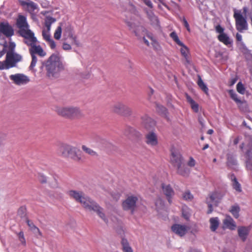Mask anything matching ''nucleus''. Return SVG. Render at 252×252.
Segmentation results:
<instances>
[{"instance_id":"51","label":"nucleus","mask_w":252,"mask_h":252,"mask_svg":"<svg viewBox=\"0 0 252 252\" xmlns=\"http://www.w3.org/2000/svg\"><path fill=\"white\" fill-rule=\"evenodd\" d=\"M188 166H189L191 167H193L195 166V161L192 157L189 158V160L188 162Z\"/></svg>"},{"instance_id":"6","label":"nucleus","mask_w":252,"mask_h":252,"mask_svg":"<svg viewBox=\"0 0 252 252\" xmlns=\"http://www.w3.org/2000/svg\"><path fill=\"white\" fill-rule=\"evenodd\" d=\"M112 112L124 116H129L132 114V110L130 107L122 102L114 103L111 107Z\"/></svg>"},{"instance_id":"53","label":"nucleus","mask_w":252,"mask_h":252,"mask_svg":"<svg viewBox=\"0 0 252 252\" xmlns=\"http://www.w3.org/2000/svg\"><path fill=\"white\" fill-rule=\"evenodd\" d=\"M8 69L5 60L3 62H0V70Z\"/></svg>"},{"instance_id":"39","label":"nucleus","mask_w":252,"mask_h":252,"mask_svg":"<svg viewBox=\"0 0 252 252\" xmlns=\"http://www.w3.org/2000/svg\"><path fill=\"white\" fill-rule=\"evenodd\" d=\"M229 94L231 97L237 103H241L242 101L237 97V94L233 91V90H229Z\"/></svg>"},{"instance_id":"57","label":"nucleus","mask_w":252,"mask_h":252,"mask_svg":"<svg viewBox=\"0 0 252 252\" xmlns=\"http://www.w3.org/2000/svg\"><path fill=\"white\" fill-rule=\"evenodd\" d=\"M216 30L217 32L220 33V34H221V33H224V29L220 25H218L217 26H216Z\"/></svg>"},{"instance_id":"5","label":"nucleus","mask_w":252,"mask_h":252,"mask_svg":"<svg viewBox=\"0 0 252 252\" xmlns=\"http://www.w3.org/2000/svg\"><path fill=\"white\" fill-rule=\"evenodd\" d=\"M59 152L64 158H70L75 161L82 159L79 151L75 147L66 144H62L59 148Z\"/></svg>"},{"instance_id":"21","label":"nucleus","mask_w":252,"mask_h":252,"mask_svg":"<svg viewBox=\"0 0 252 252\" xmlns=\"http://www.w3.org/2000/svg\"><path fill=\"white\" fill-rule=\"evenodd\" d=\"M250 228L246 226H239L237 229L238 234L241 240L244 242L246 240L249 232Z\"/></svg>"},{"instance_id":"16","label":"nucleus","mask_w":252,"mask_h":252,"mask_svg":"<svg viewBox=\"0 0 252 252\" xmlns=\"http://www.w3.org/2000/svg\"><path fill=\"white\" fill-rule=\"evenodd\" d=\"M29 52L31 55H38L39 57L43 58L47 55L46 52L40 45L34 44L29 49Z\"/></svg>"},{"instance_id":"12","label":"nucleus","mask_w":252,"mask_h":252,"mask_svg":"<svg viewBox=\"0 0 252 252\" xmlns=\"http://www.w3.org/2000/svg\"><path fill=\"white\" fill-rule=\"evenodd\" d=\"M138 198L136 196H128L123 202L122 206L125 210H130L133 212L136 207Z\"/></svg>"},{"instance_id":"34","label":"nucleus","mask_w":252,"mask_h":252,"mask_svg":"<svg viewBox=\"0 0 252 252\" xmlns=\"http://www.w3.org/2000/svg\"><path fill=\"white\" fill-rule=\"evenodd\" d=\"M240 209L237 205H234L232 206L230 209V212L235 218H238L239 216V212Z\"/></svg>"},{"instance_id":"59","label":"nucleus","mask_w":252,"mask_h":252,"mask_svg":"<svg viewBox=\"0 0 252 252\" xmlns=\"http://www.w3.org/2000/svg\"><path fill=\"white\" fill-rule=\"evenodd\" d=\"M134 132V129L133 128L128 127L126 129V134H132Z\"/></svg>"},{"instance_id":"11","label":"nucleus","mask_w":252,"mask_h":252,"mask_svg":"<svg viewBox=\"0 0 252 252\" xmlns=\"http://www.w3.org/2000/svg\"><path fill=\"white\" fill-rule=\"evenodd\" d=\"M126 24L129 27V30L132 31L138 38L141 37V35L144 34L142 32H144L145 29L140 25L138 22L129 21H126Z\"/></svg>"},{"instance_id":"1","label":"nucleus","mask_w":252,"mask_h":252,"mask_svg":"<svg viewBox=\"0 0 252 252\" xmlns=\"http://www.w3.org/2000/svg\"><path fill=\"white\" fill-rule=\"evenodd\" d=\"M67 193L70 198L79 202L85 210L96 213L104 222L108 223V221L104 213L103 209L94 200L86 196L83 192L76 190H70L67 191Z\"/></svg>"},{"instance_id":"10","label":"nucleus","mask_w":252,"mask_h":252,"mask_svg":"<svg viewBox=\"0 0 252 252\" xmlns=\"http://www.w3.org/2000/svg\"><path fill=\"white\" fill-rule=\"evenodd\" d=\"M234 17L236 21V27L238 31L243 32V31L247 30L248 24L246 20L242 16L240 11L235 10Z\"/></svg>"},{"instance_id":"20","label":"nucleus","mask_w":252,"mask_h":252,"mask_svg":"<svg viewBox=\"0 0 252 252\" xmlns=\"http://www.w3.org/2000/svg\"><path fill=\"white\" fill-rule=\"evenodd\" d=\"M223 228L233 230L236 228V224L231 217L227 216L223 220Z\"/></svg>"},{"instance_id":"8","label":"nucleus","mask_w":252,"mask_h":252,"mask_svg":"<svg viewBox=\"0 0 252 252\" xmlns=\"http://www.w3.org/2000/svg\"><path fill=\"white\" fill-rule=\"evenodd\" d=\"M22 60V56L15 52H7L5 60L8 69L16 67L18 63Z\"/></svg>"},{"instance_id":"48","label":"nucleus","mask_w":252,"mask_h":252,"mask_svg":"<svg viewBox=\"0 0 252 252\" xmlns=\"http://www.w3.org/2000/svg\"><path fill=\"white\" fill-rule=\"evenodd\" d=\"M18 237H19V239L20 241L21 242V243L23 245H25L26 244V240L25 239L24 233L23 232H20L18 234Z\"/></svg>"},{"instance_id":"31","label":"nucleus","mask_w":252,"mask_h":252,"mask_svg":"<svg viewBox=\"0 0 252 252\" xmlns=\"http://www.w3.org/2000/svg\"><path fill=\"white\" fill-rule=\"evenodd\" d=\"M142 119L143 123L147 128H149V127L154 125V122L150 117L146 115L143 116Z\"/></svg>"},{"instance_id":"9","label":"nucleus","mask_w":252,"mask_h":252,"mask_svg":"<svg viewBox=\"0 0 252 252\" xmlns=\"http://www.w3.org/2000/svg\"><path fill=\"white\" fill-rule=\"evenodd\" d=\"M19 33L24 38V43L29 46L32 47L37 42L34 33L29 29L19 30Z\"/></svg>"},{"instance_id":"17","label":"nucleus","mask_w":252,"mask_h":252,"mask_svg":"<svg viewBox=\"0 0 252 252\" xmlns=\"http://www.w3.org/2000/svg\"><path fill=\"white\" fill-rule=\"evenodd\" d=\"M0 32L7 37H10L14 34L12 28L7 23H1L0 24Z\"/></svg>"},{"instance_id":"40","label":"nucleus","mask_w":252,"mask_h":252,"mask_svg":"<svg viewBox=\"0 0 252 252\" xmlns=\"http://www.w3.org/2000/svg\"><path fill=\"white\" fill-rule=\"evenodd\" d=\"M170 37L180 46H183V43L179 40L178 35L174 32H171L170 34Z\"/></svg>"},{"instance_id":"33","label":"nucleus","mask_w":252,"mask_h":252,"mask_svg":"<svg viewBox=\"0 0 252 252\" xmlns=\"http://www.w3.org/2000/svg\"><path fill=\"white\" fill-rule=\"evenodd\" d=\"M219 40L225 45H228L231 43L229 37L224 33H221L218 36Z\"/></svg>"},{"instance_id":"64","label":"nucleus","mask_w":252,"mask_h":252,"mask_svg":"<svg viewBox=\"0 0 252 252\" xmlns=\"http://www.w3.org/2000/svg\"><path fill=\"white\" fill-rule=\"evenodd\" d=\"M244 252H252V248L250 247H247Z\"/></svg>"},{"instance_id":"46","label":"nucleus","mask_w":252,"mask_h":252,"mask_svg":"<svg viewBox=\"0 0 252 252\" xmlns=\"http://www.w3.org/2000/svg\"><path fill=\"white\" fill-rule=\"evenodd\" d=\"M18 214L21 217H25L26 215V208L24 207H20L18 211Z\"/></svg>"},{"instance_id":"27","label":"nucleus","mask_w":252,"mask_h":252,"mask_svg":"<svg viewBox=\"0 0 252 252\" xmlns=\"http://www.w3.org/2000/svg\"><path fill=\"white\" fill-rule=\"evenodd\" d=\"M209 222L210 223V229L212 231H215L218 228L220 220L217 217L212 218L210 219Z\"/></svg>"},{"instance_id":"44","label":"nucleus","mask_w":252,"mask_h":252,"mask_svg":"<svg viewBox=\"0 0 252 252\" xmlns=\"http://www.w3.org/2000/svg\"><path fill=\"white\" fill-rule=\"evenodd\" d=\"M233 188L237 191L239 192L241 191V188L240 184L238 182L237 179L235 178H234L233 180Z\"/></svg>"},{"instance_id":"3","label":"nucleus","mask_w":252,"mask_h":252,"mask_svg":"<svg viewBox=\"0 0 252 252\" xmlns=\"http://www.w3.org/2000/svg\"><path fill=\"white\" fill-rule=\"evenodd\" d=\"M55 111L60 116L71 120H79L84 117L83 111L77 106H56Z\"/></svg>"},{"instance_id":"13","label":"nucleus","mask_w":252,"mask_h":252,"mask_svg":"<svg viewBox=\"0 0 252 252\" xmlns=\"http://www.w3.org/2000/svg\"><path fill=\"white\" fill-rule=\"evenodd\" d=\"M55 21V20L52 17H47L45 21V28L43 29L42 36L43 38L47 41L51 38L50 31L51 24Z\"/></svg>"},{"instance_id":"29","label":"nucleus","mask_w":252,"mask_h":252,"mask_svg":"<svg viewBox=\"0 0 252 252\" xmlns=\"http://www.w3.org/2000/svg\"><path fill=\"white\" fill-rule=\"evenodd\" d=\"M26 221L28 226L30 228L31 230L32 231L33 233H34L36 235L41 236V232H40L38 228L35 226V225L29 220H27Z\"/></svg>"},{"instance_id":"2","label":"nucleus","mask_w":252,"mask_h":252,"mask_svg":"<svg viewBox=\"0 0 252 252\" xmlns=\"http://www.w3.org/2000/svg\"><path fill=\"white\" fill-rule=\"evenodd\" d=\"M45 68L47 76L51 79L57 78L60 73L64 70L65 65L59 53L52 54L47 60L42 62L41 68Z\"/></svg>"},{"instance_id":"47","label":"nucleus","mask_w":252,"mask_h":252,"mask_svg":"<svg viewBox=\"0 0 252 252\" xmlns=\"http://www.w3.org/2000/svg\"><path fill=\"white\" fill-rule=\"evenodd\" d=\"M39 181L42 183H46L47 182L48 179L46 176L43 174H40L38 177Z\"/></svg>"},{"instance_id":"15","label":"nucleus","mask_w":252,"mask_h":252,"mask_svg":"<svg viewBox=\"0 0 252 252\" xmlns=\"http://www.w3.org/2000/svg\"><path fill=\"white\" fill-rule=\"evenodd\" d=\"M162 190L166 196L169 204L172 203V198L174 195V191L171 187L168 184H162Z\"/></svg>"},{"instance_id":"14","label":"nucleus","mask_w":252,"mask_h":252,"mask_svg":"<svg viewBox=\"0 0 252 252\" xmlns=\"http://www.w3.org/2000/svg\"><path fill=\"white\" fill-rule=\"evenodd\" d=\"M171 229L174 233L182 237L187 233L189 227L185 225L175 224L172 226Z\"/></svg>"},{"instance_id":"50","label":"nucleus","mask_w":252,"mask_h":252,"mask_svg":"<svg viewBox=\"0 0 252 252\" xmlns=\"http://www.w3.org/2000/svg\"><path fill=\"white\" fill-rule=\"evenodd\" d=\"M15 46L16 45L14 42L10 41L8 47V51L7 52H14Z\"/></svg>"},{"instance_id":"4","label":"nucleus","mask_w":252,"mask_h":252,"mask_svg":"<svg viewBox=\"0 0 252 252\" xmlns=\"http://www.w3.org/2000/svg\"><path fill=\"white\" fill-rule=\"evenodd\" d=\"M170 161L172 164L176 168L178 174L186 176L188 175L190 171L184 163L183 158L180 152L175 148L171 151Z\"/></svg>"},{"instance_id":"24","label":"nucleus","mask_w":252,"mask_h":252,"mask_svg":"<svg viewBox=\"0 0 252 252\" xmlns=\"http://www.w3.org/2000/svg\"><path fill=\"white\" fill-rule=\"evenodd\" d=\"M142 33L144 34L142 35L141 37H140L139 38L140 39L141 38H142L144 43L147 46H149L150 44V42H149L148 39H150V40L151 42V44L152 45H154V44H156L155 40L154 39V38L151 35H150L149 34L147 33V32H146L145 30L144 32H142Z\"/></svg>"},{"instance_id":"55","label":"nucleus","mask_w":252,"mask_h":252,"mask_svg":"<svg viewBox=\"0 0 252 252\" xmlns=\"http://www.w3.org/2000/svg\"><path fill=\"white\" fill-rule=\"evenodd\" d=\"M145 4L150 8H152L153 7L152 2L150 0H142Z\"/></svg>"},{"instance_id":"52","label":"nucleus","mask_w":252,"mask_h":252,"mask_svg":"<svg viewBox=\"0 0 252 252\" xmlns=\"http://www.w3.org/2000/svg\"><path fill=\"white\" fill-rule=\"evenodd\" d=\"M191 107L192 109L195 112H198V105L195 103V102H193L192 103L190 104Z\"/></svg>"},{"instance_id":"61","label":"nucleus","mask_w":252,"mask_h":252,"mask_svg":"<svg viewBox=\"0 0 252 252\" xmlns=\"http://www.w3.org/2000/svg\"><path fill=\"white\" fill-rule=\"evenodd\" d=\"M186 97L188 102H189L190 104L194 102V101L188 94L186 95Z\"/></svg>"},{"instance_id":"37","label":"nucleus","mask_w":252,"mask_h":252,"mask_svg":"<svg viewBox=\"0 0 252 252\" xmlns=\"http://www.w3.org/2000/svg\"><path fill=\"white\" fill-rule=\"evenodd\" d=\"M182 197L186 201H191L192 200L193 196L189 191H186L183 193Z\"/></svg>"},{"instance_id":"62","label":"nucleus","mask_w":252,"mask_h":252,"mask_svg":"<svg viewBox=\"0 0 252 252\" xmlns=\"http://www.w3.org/2000/svg\"><path fill=\"white\" fill-rule=\"evenodd\" d=\"M236 39H237V40L238 41H239L240 42L242 41V35L241 34H240L239 33H237L236 35Z\"/></svg>"},{"instance_id":"28","label":"nucleus","mask_w":252,"mask_h":252,"mask_svg":"<svg viewBox=\"0 0 252 252\" xmlns=\"http://www.w3.org/2000/svg\"><path fill=\"white\" fill-rule=\"evenodd\" d=\"M82 149L86 154L91 157H94L98 156V154L96 151L86 145H83L82 146Z\"/></svg>"},{"instance_id":"23","label":"nucleus","mask_w":252,"mask_h":252,"mask_svg":"<svg viewBox=\"0 0 252 252\" xmlns=\"http://www.w3.org/2000/svg\"><path fill=\"white\" fill-rule=\"evenodd\" d=\"M216 194H211L209 195V196L207 198L206 201L208 205L209 210L208 211V213H211L213 211L212 206L214 205H216Z\"/></svg>"},{"instance_id":"45","label":"nucleus","mask_w":252,"mask_h":252,"mask_svg":"<svg viewBox=\"0 0 252 252\" xmlns=\"http://www.w3.org/2000/svg\"><path fill=\"white\" fill-rule=\"evenodd\" d=\"M62 28L61 26H59L56 29L54 33V38L57 40L60 39L62 33Z\"/></svg>"},{"instance_id":"43","label":"nucleus","mask_w":252,"mask_h":252,"mask_svg":"<svg viewBox=\"0 0 252 252\" xmlns=\"http://www.w3.org/2000/svg\"><path fill=\"white\" fill-rule=\"evenodd\" d=\"M155 205L157 209L163 208L164 207L163 201L160 198H158L155 202Z\"/></svg>"},{"instance_id":"26","label":"nucleus","mask_w":252,"mask_h":252,"mask_svg":"<svg viewBox=\"0 0 252 252\" xmlns=\"http://www.w3.org/2000/svg\"><path fill=\"white\" fill-rule=\"evenodd\" d=\"M181 46L182 48H181V53L182 56L185 58V60L186 61V64H190V62L189 56V49L186 46L184 45V44L183 45Z\"/></svg>"},{"instance_id":"25","label":"nucleus","mask_w":252,"mask_h":252,"mask_svg":"<svg viewBox=\"0 0 252 252\" xmlns=\"http://www.w3.org/2000/svg\"><path fill=\"white\" fill-rule=\"evenodd\" d=\"M17 24L18 27L20 28V30L23 29H29L28 25L26 22V18L23 16H19L17 19Z\"/></svg>"},{"instance_id":"49","label":"nucleus","mask_w":252,"mask_h":252,"mask_svg":"<svg viewBox=\"0 0 252 252\" xmlns=\"http://www.w3.org/2000/svg\"><path fill=\"white\" fill-rule=\"evenodd\" d=\"M49 46L50 47V48L52 49H55L56 47V44L55 43V42H54V41L51 38L50 39H49V40H47L46 41Z\"/></svg>"},{"instance_id":"18","label":"nucleus","mask_w":252,"mask_h":252,"mask_svg":"<svg viewBox=\"0 0 252 252\" xmlns=\"http://www.w3.org/2000/svg\"><path fill=\"white\" fill-rule=\"evenodd\" d=\"M146 143L151 146H156L158 144L157 134L153 132H149L146 135Z\"/></svg>"},{"instance_id":"32","label":"nucleus","mask_w":252,"mask_h":252,"mask_svg":"<svg viewBox=\"0 0 252 252\" xmlns=\"http://www.w3.org/2000/svg\"><path fill=\"white\" fill-rule=\"evenodd\" d=\"M122 245L123 247V252H133L131 248L130 247L129 243L126 239H123L122 240Z\"/></svg>"},{"instance_id":"42","label":"nucleus","mask_w":252,"mask_h":252,"mask_svg":"<svg viewBox=\"0 0 252 252\" xmlns=\"http://www.w3.org/2000/svg\"><path fill=\"white\" fill-rule=\"evenodd\" d=\"M237 91L242 94H244L245 93V88L241 82H239L237 85Z\"/></svg>"},{"instance_id":"58","label":"nucleus","mask_w":252,"mask_h":252,"mask_svg":"<svg viewBox=\"0 0 252 252\" xmlns=\"http://www.w3.org/2000/svg\"><path fill=\"white\" fill-rule=\"evenodd\" d=\"M103 146L105 148H109V147H111V146H112V143H111L110 142H109L106 140L103 141Z\"/></svg>"},{"instance_id":"41","label":"nucleus","mask_w":252,"mask_h":252,"mask_svg":"<svg viewBox=\"0 0 252 252\" xmlns=\"http://www.w3.org/2000/svg\"><path fill=\"white\" fill-rule=\"evenodd\" d=\"M157 110L158 113L163 115L164 116H165V117L166 116L167 109H166V108H165L163 106L160 105H157Z\"/></svg>"},{"instance_id":"22","label":"nucleus","mask_w":252,"mask_h":252,"mask_svg":"<svg viewBox=\"0 0 252 252\" xmlns=\"http://www.w3.org/2000/svg\"><path fill=\"white\" fill-rule=\"evenodd\" d=\"M63 35L66 38H69L72 43L78 45L79 42L76 39V36L74 34L72 29L70 27H67L63 32Z\"/></svg>"},{"instance_id":"35","label":"nucleus","mask_w":252,"mask_h":252,"mask_svg":"<svg viewBox=\"0 0 252 252\" xmlns=\"http://www.w3.org/2000/svg\"><path fill=\"white\" fill-rule=\"evenodd\" d=\"M182 214L183 217L187 220H188L190 217L191 212L190 209L187 206H184L182 209Z\"/></svg>"},{"instance_id":"38","label":"nucleus","mask_w":252,"mask_h":252,"mask_svg":"<svg viewBox=\"0 0 252 252\" xmlns=\"http://www.w3.org/2000/svg\"><path fill=\"white\" fill-rule=\"evenodd\" d=\"M198 85L199 87L205 92V94H208V89L200 78L198 81Z\"/></svg>"},{"instance_id":"60","label":"nucleus","mask_w":252,"mask_h":252,"mask_svg":"<svg viewBox=\"0 0 252 252\" xmlns=\"http://www.w3.org/2000/svg\"><path fill=\"white\" fill-rule=\"evenodd\" d=\"M247 168L250 170H252V162L251 161H247L246 164Z\"/></svg>"},{"instance_id":"56","label":"nucleus","mask_w":252,"mask_h":252,"mask_svg":"<svg viewBox=\"0 0 252 252\" xmlns=\"http://www.w3.org/2000/svg\"><path fill=\"white\" fill-rule=\"evenodd\" d=\"M63 48L64 50H70L71 49V47L70 44L64 43L63 45Z\"/></svg>"},{"instance_id":"7","label":"nucleus","mask_w":252,"mask_h":252,"mask_svg":"<svg viewBox=\"0 0 252 252\" xmlns=\"http://www.w3.org/2000/svg\"><path fill=\"white\" fill-rule=\"evenodd\" d=\"M10 80L12 82L18 86H25L28 84L30 81V77L24 73H16L9 76Z\"/></svg>"},{"instance_id":"19","label":"nucleus","mask_w":252,"mask_h":252,"mask_svg":"<svg viewBox=\"0 0 252 252\" xmlns=\"http://www.w3.org/2000/svg\"><path fill=\"white\" fill-rule=\"evenodd\" d=\"M18 1L23 8L29 11H33L37 8V4L30 0H19Z\"/></svg>"},{"instance_id":"54","label":"nucleus","mask_w":252,"mask_h":252,"mask_svg":"<svg viewBox=\"0 0 252 252\" xmlns=\"http://www.w3.org/2000/svg\"><path fill=\"white\" fill-rule=\"evenodd\" d=\"M182 21L183 22L184 26L186 27V28L187 29L188 31L190 32V30L189 26V25L187 21L186 20V19L185 18H183Z\"/></svg>"},{"instance_id":"63","label":"nucleus","mask_w":252,"mask_h":252,"mask_svg":"<svg viewBox=\"0 0 252 252\" xmlns=\"http://www.w3.org/2000/svg\"><path fill=\"white\" fill-rule=\"evenodd\" d=\"M237 80L236 78L232 79L230 82V86H233L236 83Z\"/></svg>"},{"instance_id":"36","label":"nucleus","mask_w":252,"mask_h":252,"mask_svg":"<svg viewBox=\"0 0 252 252\" xmlns=\"http://www.w3.org/2000/svg\"><path fill=\"white\" fill-rule=\"evenodd\" d=\"M32 57V62L29 66V69L31 70H33L35 66L36 65L37 62V58L35 55H31Z\"/></svg>"},{"instance_id":"30","label":"nucleus","mask_w":252,"mask_h":252,"mask_svg":"<svg viewBox=\"0 0 252 252\" xmlns=\"http://www.w3.org/2000/svg\"><path fill=\"white\" fill-rule=\"evenodd\" d=\"M147 14L149 19L151 21L152 24L154 25H158V20L157 17L155 15L152 11L150 10L147 12Z\"/></svg>"}]
</instances>
